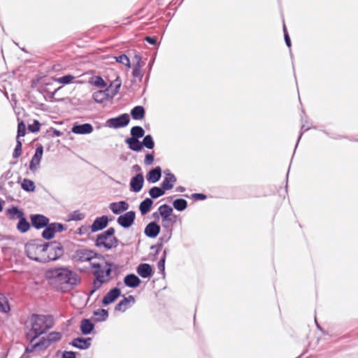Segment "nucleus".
Segmentation results:
<instances>
[{"instance_id":"obj_1","label":"nucleus","mask_w":358,"mask_h":358,"mask_svg":"<svg viewBox=\"0 0 358 358\" xmlns=\"http://www.w3.org/2000/svg\"><path fill=\"white\" fill-rule=\"evenodd\" d=\"M29 322L31 324V329L27 334V337L33 334L32 337L30 338V343H32L41 334L52 328L54 324L52 316L37 314L31 315Z\"/></svg>"},{"instance_id":"obj_2","label":"nucleus","mask_w":358,"mask_h":358,"mask_svg":"<svg viewBox=\"0 0 358 358\" xmlns=\"http://www.w3.org/2000/svg\"><path fill=\"white\" fill-rule=\"evenodd\" d=\"M55 281L66 287L72 288L80 281L78 275L67 268H59L52 271Z\"/></svg>"},{"instance_id":"obj_3","label":"nucleus","mask_w":358,"mask_h":358,"mask_svg":"<svg viewBox=\"0 0 358 358\" xmlns=\"http://www.w3.org/2000/svg\"><path fill=\"white\" fill-rule=\"evenodd\" d=\"M115 229L109 227L103 232L98 234L95 241V245L98 248H103L106 250L115 248L119 244V240L114 236Z\"/></svg>"},{"instance_id":"obj_4","label":"nucleus","mask_w":358,"mask_h":358,"mask_svg":"<svg viewBox=\"0 0 358 358\" xmlns=\"http://www.w3.org/2000/svg\"><path fill=\"white\" fill-rule=\"evenodd\" d=\"M48 244H39L35 242H29L25 245V252L27 257L38 262H45V248Z\"/></svg>"},{"instance_id":"obj_5","label":"nucleus","mask_w":358,"mask_h":358,"mask_svg":"<svg viewBox=\"0 0 358 358\" xmlns=\"http://www.w3.org/2000/svg\"><path fill=\"white\" fill-rule=\"evenodd\" d=\"M91 266L94 268L93 274L96 278H97L99 274L102 277L101 280L104 282H106L110 280L112 271L111 264L103 260L101 262H92Z\"/></svg>"},{"instance_id":"obj_6","label":"nucleus","mask_w":358,"mask_h":358,"mask_svg":"<svg viewBox=\"0 0 358 358\" xmlns=\"http://www.w3.org/2000/svg\"><path fill=\"white\" fill-rule=\"evenodd\" d=\"M45 244H48L47 248H45V262L55 261L64 255V248L60 243L54 241Z\"/></svg>"},{"instance_id":"obj_7","label":"nucleus","mask_w":358,"mask_h":358,"mask_svg":"<svg viewBox=\"0 0 358 358\" xmlns=\"http://www.w3.org/2000/svg\"><path fill=\"white\" fill-rule=\"evenodd\" d=\"M97 253L87 248H79L72 255V260L75 262H90L96 257Z\"/></svg>"},{"instance_id":"obj_8","label":"nucleus","mask_w":358,"mask_h":358,"mask_svg":"<svg viewBox=\"0 0 358 358\" xmlns=\"http://www.w3.org/2000/svg\"><path fill=\"white\" fill-rule=\"evenodd\" d=\"M129 116L127 113L117 117L110 118L106 121V126L110 128L118 129L126 127L129 123Z\"/></svg>"},{"instance_id":"obj_9","label":"nucleus","mask_w":358,"mask_h":358,"mask_svg":"<svg viewBox=\"0 0 358 358\" xmlns=\"http://www.w3.org/2000/svg\"><path fill=\"white\" fill-rule=\"evenodd\" d=\"M45 229L42 233V236L43 238L50 240L52 238L56 232H61L64 229V227L62 224L60 223H51L45 227Z\"/></svg>"},{"instance_id":"obj_10","label":"nucleus","mask_w":358,"mask_h":358,"mask_svg":"<svg viewBox=\"0 0 358 358\" xmlns=\"http://www.w3.org/2000/svg\"><path fill=\"white\" fill-rule=\"evenodd\" d=\"M135 218L136 213L133 210H130L120 215L117 219V222L122 227L127 229L134 224Z\"/></svg>"},{"instance_id":"obj_11","label":"nucleus","mask_w":358,"mask_h":358,"mask_svg":"<svg viewBox=\"0 0 358 358\" xmlns=\"http://www.w3.org/2000/svg\"><path fill=\"white\" fill-rule=\"evenodd\" d=\"M30 220L32 226L37 229L44 228L49 223V219L41 214L31 215Z\"/></svg>"},{"instance_id":"obj_12","label":"nucleus","mask_w":358,"mask_h":358,"mask_svg":"<svg viewBox=\"0 0 358 358\" xmlns=\"http://www.w3.org/2000/svg\"><path fill=\"white\" fill-rule=\"evenodd\" d=\"M108 217L106 215H102L96 217L92 224L90 226L92 232H96L105 229L108 224Z\"/></svg>"},{"instance_id":"obj_13","label":"nucleus","mask_w":358,"mask_h":358,"mask_svg":"<svg viewBox=\"0 0 358 358\" xmlns=\"http://www.w3.org/2000/svg\"><path fill=\"white\" fill-rule=\"evenodd\" d=\"M43 154V148L42 145H39L36 148L35 153L32 157V159L29 164V169L31 171H35L39 166L42 156Z\"/></svg>"},{"instance_id":"obj_14","label":"nucleus","mask_w":358,"mask_h":358,"mask_svg":"<svg viewBox=\"0 0 358 358\" xmlns=\"http://www.w3.org/2000/svg\"><path fill=\"white\" fill-rule=\"evenodd\" d=\"M164 173L165 176L161 186L165 191L171 189L177 180L176 177L168 169L164 171Z\"/></svg>"},{"instance_id":"obj_15","label":"nucleus","mask_w":358,"mask_h":358,"mask_svg":"<svg viewBox=\"0 0 358 358\" xmlns=\"http://www.w3.org/2000/svg\"><path fill=\"white\" fill-rule=\"evenodd\" d=\"M144 183L143 176L141 173L132 177L130 180V190L134 192H139Z\"/></svg>"},{"instance_id":"obj_16","label":"nucleus","mask_w":358,"mask_h":358,"mask_svg":"<svg viewBox=\"0 0 358 358\" xmlns=\"http://www.w3.org/2000/svg\"><path fill=\"white\" fill-rule=\"evenodd\" d=\"M111 93L110 92L109 88H106L105 90H99L93 93V100L99 103H102L105 101L113 99L114 96H110Z\"/></svg>"},{"instance_id":"obj_17","label":"nucleus","mask_w":358,"mask_h":358,"mask_svg":"<svg viewBox=\"0 0 358 358\" xmlns=\"http://www.w3.org/2000/svg\"><path fill=\"white\" fill-rule=\"evenodd\" d=\"M109 209L115 215H122V213L127 210L129 205L124 201L119 202H113L109 204Z\"/></svg>"},{"instance_id":"obj_18","label":"nucleus","mask_w":358,"mask_h":358,"mask_svg":"<svg viewBox=\"0 0 358 358\" xmlns=\"http://www.w3.org/2000/svg\"><path fill=\"white\" fill-rule=\"evenodd\" d=\"M121 294V291L117 287L111 289L103 298L102 303L107 306L114 302Z\"/></svg>"},{"instance_id":"obj_19","label":"nucleus","mask_w":358,"mask_h":358,"mask_svg":"<svg viewBox=\"0 0 358 358\" xmlns=\"http://www.w3.org/2000/svg\"><path fill=\"white\" fill-rule=\"evenodd\" d=\"M92 338H83L78 337L71 341V344L76 348L80 350H87L91 346Z\"/></svg>"},{"instance_id":"obj_20","label":"nucleus","mask_w":358,"mask_h":358,"mask_svg":"<svg viewBox=\"0 0 358 358\" xmlns=\"http://www.w3.org/2000/svg\"><path fill=\"white\" fill-rule=\"evenodd\" d=\"M160 226L155 222H150L145 228L144 233L149 238H155L160 232Z\"/></svg>"},{"instance_id":"obj_21","label":"nucleus","mask_w":358,"mask_h":358,"mask_svg":"<svg viewBox=\"0 0 358 358\" xmlns=\"http://www.w3.org/2000/svg\"><path fill=\"white\" fill-rule=\"evenodd\" d=\"M71 131L76 134H89L93 131V127L90 123L76 124L72 127Z\"/></svg>"},{"instance_id":"obj_22","label":"nucleus","mask_w":358,"mask_h":358,"mask_svg":"<svg viewBox=\"0 0 358 358\" xmlns=\"http://www.w3.org/2000/svg\"><path fill=\"white\" fill-rule=\"evenodd\" d=\"M136 63L133 66L132 75L134 78H138L139 80H141L143 76V73L141 71V68L143 66V63L141 61V57L138 55L134 56Z\"/></svg>"},{"instance_id":"obj_23","label":"nucleus","mask_w":358,"mask_h":358,"mask_svg":"<svg viewBox=\"0 0 358 358\" xmlns=\"http://www.w3.org/2000/svg\"><path fill=\"white\" fill-rule=\"evenodd\" d=\"M135 303V298L130 295L128 297H124L121 300L115 307V310L124 312L127 308L130 307V303Z\"/></svg>"},{"instance_id":"obj_24","label":"nucleus","mask_w":358,"mask_h":358,"mask_svg":"<svg viewBox=\"0 0 358 358\" xmlns=\"http://www.w3.org/2000/svg\"><path fill=\"white\" fill-rule=\"evenodd\" d=\"M162 176V169L160 166H156L149 171L146 176L147 180L151 183H155L159 181Z\"/></svg>"},{"instance_id":"obj_25","label":"nucleus","mask_w":358,"mask_h":358,"mask_svg":"<svg viewBox=\"0 0 358 358\" xmlns=\"http://www.w3.org/2000/svg\"><path fill=\"white\" fill-rule=\"evenodd\" d=\"M137 273L138 274L143 278H150L152 273V266L146 263L141 264L137 267Z\"/></svg>"},{"instance_id":"obj_26","label":"nucleus","mask_w":358,"mask_h":358,"mask_svg":"<svg viewBox=\"0 0 358 358\" xmlns=\"http://www.w3.org/2000/svg\"><path fill=\"white\" fill-rule=\"evenodd\" d=\"M6 215L8 216L10 220H20L24 216L22 210H20L17 206H12L6 210Z\"/></svg>"},{"instance_id":"obj_27","label":"nucleus","mask_w":358,"mask_h":358,"mask_svg":"<svg viewBox=\"0 0 358 358\" xmlns=\"http://www.w3.org/2000/svg\"><path fill=\"white\" fill-rule=\"evenodd\" d=\"M140 278L135 274L127 275L124 278V283L126 286L131 288L137 287L141 283Z\"/></svg>"},{"instance_id":"obj_28","label":"nucleus","mask_w":358,"mask_h":358,"mask_svg":"<svg viewBox=\"0 0 358 358\" xmlns=\"http://www.w3.org/2000/svg\"><path fill=\"white\" fill-rule=\"evenodd\" d=\"M80 331L83 335H88L94 329V324L89 319H83L80 322Z\"/></svg>"},{"instance_id":"obj_29","label":"nucleus","mask_w":358,"mask_h":358,"mask_svg":"<svg viewBox=\"0 0 358 358\" xmlns=\"http://www.w3.org/2000/svg\"><path fill=\"white\" fill-rule=\"evenodd\" d=\"M129 148L135 152H141L143 150V145L137 138H127L125 140Z\"/></svg>"},{"instance_id":"obj_30","label":"nucleus","mask_w":358,"mask_h":358,"mask_svg":"<svg viewBox=\"0 0 358 358\" xmlns=\"http://www.w3.org/2000/svg\"><path fill=\"white\" fill-rule=\"evenodd\" d=\"M145 115V108L142 106H136L131 110V115L134 120H139L144 118Z\"/></svg>"},{"instance_id":"obj_31","label":"nucleus","mask_w":358,"mask_h":358,"mask_svg":"<svg viewBox=\"0 0 358 358\" xmlns=\"http://www.w3.org/2000/svg\"><path fill=\"white\" fill-rule=\"evenodd\" d=\"M153 204V201L150 198H146L141 202L139 205V210L142 215H145L148 213Z\"/></svg>"},{"instance_id":"obj_32","label":"nucleus","mask_w":358,"mask_h":358,"mask_svg":"<svg viewBox=\"0 0 358 358\" xmlns=\"http://www.w3.org/2000/svg\"><path fill=\"white\" fill-rule=\"evenodd\" d=\"M121 85L122 82L118 76L110 83V86L108 87L111 93L110 96H115L118 93Z\"/></svg>"},{"instance_id":"obj_33","label":"nucleus","mask_w":358,"mask_h":358,"mask_svg":"<svg viewBox=\"0 0 358 358\" xmlns=\"http://www.w3.org/2000/svg\"><path fill=\"white\" fill-rule=\"evenodd\" d=\"M158 210L162 218L165 220L171 218L170 216L173 212V208L167 204H163L159 207Z\"/></svg>"},{"instance_id":"obj_34","label":"nucleus","mask_w":358,"mask_h":358,"mask_svg":"<svg viewBox=\"0 0 358 358\" xmlns=\"http://www.w3.org/2000/svg\"><path fill=\"white\" fill-rule=\"evenodd\" d=\"M17 229L21 233H26L30 229V224L24 216L22 218L19 220L18 223L16 226Z\"/></svg>"},{"instance_id":"obj_35","label":"nucleus","mask_w":358,"mask_h":358,"mask_svg":"<svg viewBox=\"0 0 358 358\" xmlns=\"http://www.w3.org/2000/svg\"><path fill=\"white\" fill-rule=\"evenodd\" d=\"M131 138L139 139L145 135V130L140 126H134L131 129Z\"/></svg>"},{"instance_id":"obj_36","label":"nucleus","mask_w":358,"mask_h":358,"mask_svg":"<svg viewBox=\"0 0 358 358\" xmlns=\"http://www.w3.org/2000/svg\"><path fill=\"white\" fill-rule=\"evenodd\" d=\"M173 206L177 210L182 211L187 208V202L184 199H177L173 201Z\"/></svg>"},{"instance_id":"obj_37","label":"nucleus","mask_w":358,"mask_h":358,"mask_svg":"<svg viewBox=\"0 0 358 358\" xmlns=\"http://www.w3.org/2000/svg\"><path fill=\"white\" fill-rule=\"evenodd\" d=\"M165 193V190L162 188L159 187H152L149 190V194L151 196L152 199H157L159 198L161 196H163Z\"/></svg>"},{"instance_id":"obj_38","label":"nucleus","mask_w":358,"mask_h":358,"mask_svg":"<svg viewBox=\"0 0 358 358\" xmlns=\"http://www.w3.org/2000/svg\"><path fill=\"white\" fill-rule=\"evenodd\" d=\"M22 188L26 192H34L35 190V185L34 182L29 179H24L21 184Z\"/></svg>"},{"instance_id":"obj_39","label":"nucleus","mask_w":358,"mask_h":358,"mask_svg":"<svg viewBox=\"0 0 358 358\" xmlns=\"http://www.w3.org/2000/svg\"><path fill=\"white\" fill-rule=\"evenodd\" d=\"M141 143L143 145V148L145 147L150 150L153 149L155 147V142L150 134L144 136Z\"/></svg>"},{"instance_id":"obj_40","label":"nucleus","mask_w":358,"mask_h":358,"mask_svg":"<svg viewBox=\"0 0 358 358\" xmlns=\"http://www.w3.org/2000/svg\"><path fill=\"white\" fill-rule=\"evenodd\" d=\"M94 315L97 316L96 321L103 322L106 321L108 317V310L105 309H98L94 311Z\"/></svg>"},{"instance_id":"obj_41","label":"nucleus","mask_w":358,"mask_h":358,"mask_svg":"<svg viewBox=\"0 0 358 358\" xmlns=\"http://www.w3.org/2000/svg\"><path fill=\"white\" fill-rule=\"evenodd\" d=\"M85 215L80 210H74L68 215V220L80 221L85 218Z\"/></svg>"},{"instance_id":"obj_42","label":"nucleus","mask_w":358,"mask_h":358,"mask_svg":"<svg viewBox=\"0 0 358 358\" xmlns=\"http://www.w3.org/2000/svg\"><path fill=\"white\" fill-rule=\"evenodd\" d=\"M101 279H102V277L99 275L97 278H95V280L93 282L92 289L90 290V295L93 294L103 283L106 282Z\"/></svg>"},{"instance_id":"obj_43","label":"nucleus","mask_w":358,"mask_h":358,"mask_svg":"<svg viewBox=\"0 0 358 358\" xmlns=\"http://www.w3.org/2000/svg\"><path fill=\"white\" fill-rule=\"evenodd\" d=\"M91 83L96 87L104 88L107 84L101 76H95Z\"/></svg>"},{"instance_id":"obj_44","label":"nucleus","mask_w":358,"mask_h":358,"mask_svg":"<svg viewBox=\"0 0 358 358\" xmlns=\"http://www.w3.org/2000/svg\"><path fill=\"white\" fill-rule=\"evenodd\" d=\"M74 78L75 77L73 76L68 74L57 78L56 81L61 84L67 85L72 83Z\"/></svg>"},{"instance_id":"obj_45","label":"nucleus","mask_w":358,"mask_h":358,"mask_svg":"<svg viewBox=\"0 0 358 358\" xmlns=\"http://www.w3.org/2000/svg\"><path fill=\"white\" fill-rule=\"evenodd\" d=\"M50 343L51 344L55 343V342H57L59 341L61 338H62V334L60 332H57V331H52V332H50L48 336H47Z\"/></svg>"},{"instance_id":"obj_46","label":"nucleus","mask_w":358,"mask_h":358,"mask_svg":"<svg viewBox=\"0 0 358 358\" xmlns=\"http://www.w3.org/2000/svg\"><path fill=\"white\" fill-rule=\"evenodd\" d=\"M36 343L38 345L39 350L46 349L51 345L47 336L42 337L40 341Z\"/></svg>"},{"instance_id":"obj_47","label":"nucleus","mask_w":358,"mask_h":358,"mask_svg":"<svg viewBox=\"0 0 358 358\" xmlns=\"http://www.w3.org/2000/svg\"><path fill=\"white\" fill-rule=\"evenodd\" d=\"M22 154V142L19 140H16V145L14 149L13 157V158H18Z\"/></svg>"},{"instance_id":"obj_48","label":"nucleus","mask_w":358,"mask_h":358,"mask_svg":"<svg viewBox=\"0 0 358 358\" xmlns=\"http://www.w3.org/2000/svg\"><path fill=\"white\" fill-rule=\"evenodd\" d=\"M116 61L125 65L126 66L130 67V61L126 55H121L118 57H116Z\"/></svg>"},{"instance_id":"obj_49","label":"nucleus","mask_w":358,"mask_h":358,"mask_svg":"<svg viewBox=\"0 0 358 358\" xmlns=\"http://www.w3.org/2000/svg\"><path fill=\"white\" fill-rule=\"evenodd\" d=\"M172 236V232L171 230H167L166 233H164L163 235L160 236L158 241L160 242L162 244L168 243L169 240L171 239Z\"/></svg>"},{"instance_id":"obj_50","label":"nucleus","mask_w":358,"mask_h":358,"mask_svg":"<svg viewBox=\"0 0 358 358\" xmlns=\"http://www.w3.org/2000/svg\"><path fill=\"white\" fill-rule=\"evenodd\" d=\"M25 134H26V125L22 121V122L18 123L17 139H19V138L20 136H24L25 135Z\"/></svg>"},{"instance_id":"obj_51","label":"nucleus","mask_w":358,"mask_h":358,"mask_svg":"<svg viewBox=\"0 0 358 358\" xmlns=\"http://www.w3.org/2000/svg\"><path fill=\"white\" fill-rule=\"evenodd\" d=\"M9 310L10 307L6 298H0V312L7 313Z\"/></svg>"},{"instance_id":"obj_52","label":"nucleus","mask_w":358,"mask_h":358,"mask_svg":"<svg viewBox=\"0 0 358 358\" xmlns=\"http://www.w3.org/2000/svg\"><path fill=\"white\" fill-rule=\"evenodd\" d=\"M41 124L38 120H34L33 124L28 126V129L31 132H37L40 130Z\"/></svg>"},{"instance_id":"obj_53","label":"nucleus","mask_w":358,"mask_h":358,"mask_svg":"<svg viewBox=\"0 0 358 358\" xmlns=\"http://www.w3.org/2000/svg\"><path fill=\"white\" fill-rule=\"evenodd\" d=\"M165 262L164 257H161L160 260L157 263V268L162 275L165 274Z\"/></svg>"},{"instance_id":"obj_54","label":"nucleus","mask_w":358,"mask_h":358,"mask_svg":"<svg viewBox=\"0 0 358 358\" xmlns=\"http://www.w3.org/2000/svg\"><path fill=\"white\" fill-rule=\"evenodd\" d=\"M154 162V155L151 153H148L145 156L144 163L145 165H151Z\"/></svg>"},{"instance_id":"obj_55","label":"nucleus","mask_w":358,"mask_h":358,"mask_svg":"<svg viewBox=\"0 0 358 358\" xmlns=\"http://www.w3.org/2000/svg\"><path fill=\"white\" fill-rule=\"evenodd\" d=\"M310 129V126H309L308 124H306V122H303V124H302V126H301V133H300V135L299 136V138H298V141L297 143H299L300 138H301V136L303 135V134L309 130ZM296 145H298V143H296ZM297 145H296V147Z\"/></svg>"},{"instance_id":"obj_56","label":"nucleus","mask_w":358,"mask_h":358,"mask_svg":"<svg viewBox=\"0 0 358 358\" xmlns=\"http://www.w3.org/2000/svg\"><path fill=\"white\" fill-rule=\"evenodd\" d=\"M283 31H284V37H285V43L287 45V47L290 48L291 47V40L289 38L288 33L287 32L286 27L285 25L283 27Z\"/></svg>"},{"instance_id":"obj_57","label":"nucleus","mask_w":358,"mask_h":358,"mask_svg":"<svg viewBox=\"0 0 358 358\" xmlns=\"http://www.w3.org/2000/svg\"><path fill=\"white\" fill-rule=\"evenodd\" d=\"M62 358H76V353L73 351H64L62 353Z\"/></svg>"},{"instance_id":"obj_58","label":"nucleus","mask_w":358,"mask_h":358,"mask_svg":"<svg viewBox=\"0 0 358 358\" xmlns=\"http://www.w3.org/2000/svg\"><path fill=\"white\" fill-rule=\"evenodd\" d=\"M192 197L196 200H204L206 199V195L201 193H194Z\"/></svg>"},{"instance_id":"obj_59","label":"nucleus","mask_w":358,"mask_h":358,"mask_svg":"<svg viewBox=\"0 0 358 358\" xmlns=\"http://www.w3.org/2000/svg\"><path fill=\"white\" fill-rule=\"evenodd\" d=\"M171 222V218L165 219V220H164V218H162V227L164 229H169L170 227Z\"/></svg>"},{"instance_id":"obj_60","label":"nucleus","mask_w":358,"mask_h":358,"mask_svg":"<svg viewBox=\"0 0 358 358\" xmlns=\"http://www.w3.org/2000/svg\"><path fill=\"white\" fill-rule=\"evenodd\" d=\"M36 350H39V349L38 348V345H36V343H34L31 345L27 346L25 349V352L29 353V352H34Z\"/></svg>"},{"instance_id":"obj_61","label":"nucleus","mask_w":358,"mask_h":358,"mask_svg":"<svg viewBox=\"0 0 358 358\" xmlns=\"http://www.w3.org/2000/svg\"><path fill=\"white\" fill-rule=\"evenodd\" d=\"M163 244H162L160 242L158 241V243L156 245H153L150 247L151 250H156V254H157L159 250L162 248Z\"/></svg>"},{"instance_id":"obj_62","label":"nucleus","mask_w":358,"mask_h":358,"mask_svg":"<svg viewBox=\"0 0 358 358\" xmlns=\"http://www.w3.org/2000/svg\"><path fill=\"white\" fill-rule=\"evenodd\" d=\"M145 40L151 45H155L157 43V39L155 37L146 36Z\"/></svg>"},{"instance_id":"obj_63","label":"nucleus","mask_w":358,"mask_h":358,"mask_svg":"<svg viewBox=\"0 0 358 358\" xmlns=\"http://www.w3.org/2000/svg\"><path fill=\"white\" fill-rule=\"evenodd\" d=\"M176 191L179 192H183L185 191V188L182 186H179L176 188Z\"/></svg>"},{"instance_id":"obj_64","label":"nucleus","mask_w":358,"mask_h":358,"mask_svg":"<svg viewBox=\"0 0 358 358\" xmlns=\"http://www.w3.org/2000/svg\"><path fill=\"white\" fill-rule=\"evenodd\" d=\"M159 215H159V211L158 213H157V212H156V213H154L152 214V217H153L155 219H156V220H157V219H159Z\"/></svg>"}]
</instances>
